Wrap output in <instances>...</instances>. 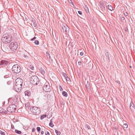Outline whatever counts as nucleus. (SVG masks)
Segmentation results:
<instances>
[{
	"label": "nucleus",
	"mask_w": 135,
	"mask_h": 135,
	"mask_svg": "<svg viewBox=\"0 0 135 135\" xmlns=\"http://www.w3.org/2000/svg\"><path fill=\"white\" fill-rule=\"evenodd\" d=\"M68 1L69 2L71 3V4H72V5L74 7V6H74V3H73L72 1L71 0H69Z\"/></svg>",
	"instance_id": "obj_35"
},
{
	"label": "nucleus",
	"mask_w": 135,
	"mask_h": 135,
	"mask_svg": "<svg viewBox=\"0 0 135 135\" xmlns=\"http://www.w3.org/2000/svg\"><path fill=\"white\" fill-rule=\"evenodd\" d=\"M23 56L25 58L28 59V57L27 55L23 54Z\"/></svg>",
	"instance_id": "obj_37"
},
{
	"label": "nucleus",
	"mask_w": 135,
	"mask_h": 135,
	"mask_svg": "<svg viewBox=\"0 0 135 135\" xmlns=\"http://www.w3.org/2000/svg\"><path fill=\"white\" fill-rule=\"evenodd\" d=\"M59 89L61 91H62L63 90V89L61 86H59Z\"/></svg>",
	"instance_id": "obj_38"
},
{
	"label": "nucleus",
	"mask_w": 135,
	"mask_h": 135,
	"mask_svg": "<svg viewBox=\"0 0 135 135\" xmlns=\"http://www.w3.org/2000/svg\"><path fill=\"white\" fill-rule=\"evenodd\" d=\"M53 122V119H51L50 121V122L49 124V126L51 127H54V125L52 123Z\"/></svg>",
	"instance_id": "obj_18"
},
{
	"label": "nucleus",
	"mask_w": 135,
	"mask_h": 135,
	"mask_svg": "<svg viewBox=\"0 0 135 135\" xmlns=\"http://www.w3.org/2000/svg\"><path fill=\"white\" fill-rule=\"evenodd\" d=\"M78 65H81V61H79L78 62Z\"/></svg>",
	"instance_id": "obj_45"
},
{
	"label": "nucleus",
	"mask_w": 135,
	"mask_h": 135,
	"mask_svg": "<svg viewBox=\"0 0 135 135\" xmlns=\"http://www.w3.org/2000/svg\"><path fill=\"white\" fill-rule=\"evenodd\" d=\"M105 55L108 59L109 60L110 54H109L108 52H105Z\"/></svg>",
	"instance_id": "obj_21"
},
{
	"label": "nucleus",
	"mask_w": 135,
	"mask_h": 135,
	"mask_svg": "<svg viewBox=\"0 0 135 135\" xmlns=\"http://www.w3.org/2000/svg\"><path fill=\"white\" fill-rule=\"evenodd\" d=\"M129 108L131 111L133 110L134 109V105L133 102H131L130 103Z\"/></svg>",
	"instance_id": "obj_13"
},
{
	"label": "nucleus",
	"mask_w": 135,
	"mask_h": 135,
	"mask_svg": "<svg viewBox=\"0 0 135 135\" xmlns=\"http://www.w3.org/2000/svg\"><path fill=\"white\" fill-rule=\"evenodd\" d=\"M120 19L122 20H124V17H121V18H120Z\"/></svg>",
	"instance_id": "obj_49"
},
{
	"label": "nucleus",
	"mask_w": 135,
	"mask_h": 135,
	"mask_svg": "<svg viewBox=\"0 0 135 135\" xmlns=\"http://www.w3.org/2000/svg\"><path fill=\"white\" fill-rule=\"evenodd\" d=\"M0 134H1V135H5V132L0 130Z\"/></svg>",
	"instance_id": "obj_30"
},
{
	"label": "nucleus",
	"mask_w": 135,
	"mask_h": 135,
	"mask_svg": "<svg viewBox=\"0 0 135 135\" xmlns=\"http://www.w3.org/2000/svg\"><path fill=\"white\" fill-rule=\"evenodd\" d=\"M78 13L80 15H81L82 14V12L80 11H78Z\"/></svg>",
	"instance_id": "obj_42"
},
{
	"label": "nucleus",
	"mask_w": 135,
	"mask_h": 135,
	"mask_svg": "<svg viewBox=\"0 0 135 135\" xmlns=\"http://www.w3.org/2000/svg\"><path fill=\"white\" fill-rule=\"evenodd\" d=\"M31 21L33 23V26L35 27H36L37 26V24L36 23V21L33 18H32Z\"/></svg>",
	"instance_id": "obj_16"
},
{
	"label": "nucleus",
	"mask_w": 135,
	"mask_h": 135,
	"mask_svg": "<svg viewBox=\"0 0 135 135\" xmlns=\"http://www.w3.org/2000/svg\"><path fill=\"white\" fill-rule=\"evenodd\" d=\"M130 67L131 68H132V66H130Z\"/></svg>",
	"instance_id": "obj_59"
},
{
	"label": "nucleus",
	"mask_w": 135,
	"mask_h": 135,
	"mask_svg": "<svg viewBox=\"0 0 135 135\" xmlns=\"http://www.w3.org/2000/svg\"><path fill=\"white\" fill-rule=\"evenodd\" d=\"M2 40L5 44L9 43L12 41V36L10 34H5L2 36Z\"/></svg>",
	"instance_id": "obj_2"
},
{
	"label": "nucleus",
	"mask_w": 135,
	"mask_h": 135,
	"mask_svg": "<svg viewBox=\"0 0 135 135\" xmlns=\"http://www.w3.org/2000/svg\"><path fill=\"white\" fill-rule=\"evenodd\" d=\"M11 128L12 129H14V125L12 124H11Z\"/></svg>",
	"instance_id": "obj_40"
},
{
	"label": "nucleus",
	"mask_w": 135,
	"mask_h": 135,
	"mask_svg": "<svg viewBox=\"0 0 135 135\" xmlns=\"http://www.w3.org/2000/svg\"><path fill=\"white\" fill-rule=\"evenodd\" d=\"M125 31L126 32H127L128 31V28L127 27H126L125 28Z\"/></svg>",
	"instance_id": "obj_50"
},
{
	"label": "nucleus",
	"mask_w": 135,
	"mask_h": 135,
	"mask_svg": "<svg viewBox=\"0 0 135 135\" xmlns=\"http://www.w3.org/2000/svg\"><path fill=\"white\" fill-rule=\"evenodd\" d=\"M46 115L45 114H43L41 115V116L40 119L42 120L44 118L46 117Z\"/></svg>",
	"instance_id": "obj_27"
},
{
	"label": "nucleus",
	"mask_w": 135,
	"mask_h": 135,
	"mask_svg": "<svg viewBox=\"0 0 135 135\" xmlns=\"http://www.w3.org/2000/svg\"><path fill=\"white\" fill-rule=\"evenodd\" d=\"M50 59H51V63H52V59H51V58H50Z\"/></svg>",
	"instance_id": "obj_57"
},
{
	"label": "nucleus",
	"mask_w": 135,
	"mask_h": 135,
	"mask_svg": "<svg viewBox=\"0 0 135 135\" xmlns=\"http://www.w3.org/2000/svg\"><path fill=\"white\" fill-rule=\"evenodd\" d=\"M38 68L41 73L42 74L45 73V71L44 70L45 68L42 65L39 66L38 67Z\"/></svg>",
	"instance_id": "obj_12"
},
{
	"label": "nucleus",
	"mask_w": 135,
	"mask_h": 135,
	"mask_svg": "<svg viewBox=\"0 0 135 135\" xmlns=\"http://www.w3.org/2000/svg\"><path fill=\"white\" fill-rule=\"evenodd\" d=\"M32 70H34V68L33 66L32 65H30L29 67Z\"/></svg>",
	"instance_id": "obj_33"
},
{
	"label": "nucleus",
	"mask_w": 135,
	"mask_h": 135,
	"mask_svg": "<svg viewBox=\"0 0 135 135\" xmlns=\"http://www.w3.org/2000/svg\"><path fill=\"white\" fill-rule=\"evenodd\" d=\"M43 127L44 128V129L45 128V127Z\"/></svg>",
	"instance_id": "obj_61"
},
{
	"label": "nucleus",
	"mask_w": 135,
	"mask_h": 135,
	"mask_svg": "<svg viewBox=\"0 0 135 135\" xmlns=\"http://www.w3.org/2000/svg\"><path fill=\"white\" fill-rule=\"evenodd\" d=\"M84 8L86 12H89V11L88 8L86 5H85Z\"/></svg>",
	"instance_id": "obj_22"
},
{
	"label": "nucleus",
	"mask_w": 135,
	"mask_h": 135,
	"mask_svg": "<svg viewBox=\"0 0 135 135\" xmlns=\"http://www.w3.org/2000/svg\"><path fill=\"white\" fill-rule=\"evenodd\" d=\"M30 80L31 83L34 85H37L40 81L39 78L36 75L32 76L30 77Z\"/></svg>",
	"instance_id": "obj_4"
},
{
	"label": "nucleus",
	"mask_w": 135,
	"mask_h": 135,
	"mask_svg": "<svg viewBox=\"0 0 135 135\" xmlns=\"http://www.w3.org/2000/svg\"><path fill=\"white\" fill-rule=\"evenodd\" d=\"M35 40L33 38H32L31 39V41H33V40Z\"/></svg>",
	"instance_id": "obj_54"
},
{
	"label": "nucleus",
	"mask_w": 135,
	"mask_h": 135,
	"mask_svg": "<svg viewBox=\"0 0 135 135\" xmlns=\"http://www.w3.org/2000/svg\"><path fill=\"white\" fill-rule=\"evenodd\" d=\"M16 109V105L12 104L11 105L7 108L8 112H14Z\"/></svg>",
	"instance_id": "obj_8"
},
{
	"label": "nucleus",
	"mask_w": 135,
	"mask_h": 135,
	"mask_svg": "<svg viewBox=\"0 0 135 135\" xmlns=\"http://www.w3.org/2000/svg\"><path fill=\"white\" fill-rule=\"evenodd\" d=\"M44 133V131H42L41 132V134H43Z\"/></svg>",
	"instance_id": "obj_52"
},
{
	"label": "nucleus",
	"mask_w": 135,
	"mask_h": 135,
	"mask_svg": "<svg viewBox=\"0 0 135 135\" xmlns=\"http://www.w3.org/2000/svg\"><path fill=\"white\" fill-rule=\"evenodd\" d=\"M108 9L110 11H112L113 10V8L111 5H108L107 6Z\"/></svg>",
	"instance_id": "obj_20"
},
{
	"label": "nucleus",
	"mask_w": 135,
	"mask_h": 135,
	"mask_svg": "<svg viewBox=\"0 0 135 135\" xmlns=\"http://www.w3.org/2000/svg\"><path fill=\"white\" fill-rule=\"evenodd\" d=\"M64 103H62V104H61V105H64Z\"/></svg>",
	"instance_id": "obj_55"
},
{
	"label": "nucleus",
	"mask_w": 135,
	"mask_h": 135,
	"mask_svg": "<svg viewBox=\"0 0 135 135\" xmlns=\"http://www.w3.org/2000/svg\"><path fill=\"white\" fill-rule=\"evenodd\" d=\"M0 113H1L2 114H5L7 113V111L4 110V109H3L1 107H0Z\"/></svg>",
	"instance_id": "obj_14"
},
{
	"label": "nucleus",
	"mask_w": 135,
	"mask_h": 135,
	"mask_svg": "<svg viewBox=\"0 0 135 135\" xmlns=\"http://www.w3.org/2000/svg\"><path fill=\"white\" fill-rule=\"evenodd\" d=\"M55 131L57 135H60L61 134V132L59 131L56 129Z\"/></svg>",
	"instance_id": "obj_26"
},
{
	"label": "nucleus",
	"mask_w": 135,
	"mask_h": 135,
	"mask_svg": "<svg viewBox=\"0 0 135 135\" xmlns=\"http://www.w3.org/2000/svg\"><path fill=\"white\" fill-rule=\"evenodd\" d=\"M35 130L36 129L35 128H33L32 129V132H35Z\"/></svg>",
	"instance_id": "obj_44"
},
{
	"label": "nucleus",
	"mask_w": 135,
	"mask_h": 135,
	"mask_svg": "<svg viewBox=\"0 0 135 135\" xmlns=\"http://www.w3.org/2000/svg\"><path fill=\"white\" fill-rule=\"evenodd\" d=\"M41 128L39 127H37V132L38 133L40 132V131L41 130Z\"/></svg>",
	"instance_id": "obj_32"
},
{
	"label": "nucleus",
	"mask_w": 135,
	"mask_h": 135,
	"mask_svg": "<svg viewBox=\"0 0 135 135\" xmlns=\"http://www.w3.org/2000/svg\"><path fill=\"white\" fill-rule=\"evenodd\" d=\"M100 6H101L100 7L102 9V10H105V8L104 5V3L102 2L100 3Z\"/></svg>",
	"instance_id": "obj_17"
},
{
	"label": "nucleus",
	"mask_w": 135,
	"mask_h": 135,
	"mask_svg": "<svg viewBox=\"0 0 135 135\" xmlns=\"http://www.w3.org/2000/svg\"><path fill=\"white\" fill-rule=\"evenodd\" d=\"M15 81L16 84L14 86L17 92L19 91L22 86L23 80L21 78H18Z\"/></svg>",
	"instance_id": "obj_1"
},
{
	"label": "nucleus",
	"mask_w": 135,
	"mask_h": 135,
	"mask_svg": "<svg viewBox=\"0 0 135 135\" xmlns=\"http://www.w3.org/2000/svg\"><path fill=\"white\" fill-rule=\"evenodd\" d=\"M12 70L13 71L16 73H18L21 70L20 66L18 65H15L12 67Z\"/></svg>",
	"instance_id": "obj_6"
},
{
	"label": "nucleus",
	"mask_w": 135,
	"mask_h": 135,
	"mask_svg": "<svg viewBox=\"0 0 135 135\" xmlns=\"http://www.w3.org/2000/svg\"><path fill=\"white\" fill-rule=\"evenodd\" d=\"M65 79L67 81H70V79L67 76H66V78Z\"/></svg>",
	"instance_id": "obj_36"
},
{
	"label": "nucleus",
	"mask_w": 135,
	"mask_h": 135,
	"mask_svg": "<svg viewBox=\"0 0 135 135\" xmlns=\"http://www.w3.org/2000/svg\"><path fill=\"white\" fill-rule=\"evenodd\" d=\"M114 129H115L116 130H117L118 129V128L117 127L115 126L114 127Z\"/></svg>",
	"instance_id": "obj_51"
},
{
	"label": "nucleus",
	"mask_w": 135,
	"mask_h": 135,
	"mask_svg": "<svg viewBox=\"0 0 135 135\" xmlns=\"http://www.w3.org/2000/svg\"><path fill=\"white\" fill-rule=\"evenodd\" d=\"M46 135H49L50 133L48 131H47L45 133Z\"/></svg>",
	"instance_id": "obj_41"
},
{
	"label": "nucleus",
	"mask_w": 135,
	"mask_h": 135,
	"mask_svg": "<svg viewBox=\"0 0 135 135\" xmlns=\"http://www.w3.org/2000/svg\"><path fill=\"white\" fill-rule=\"evenodd\" d=\"M33 38L34 39H36V37H33Z\"/></svg>",
	"instance_id": "obj_56"
},
{
	"label": "nucleus",
	"mask_w": 135,
	"mask_h": 135,
	"mask_svg": "<svg viewBox=\"0 0 135 135\" xmlns=\"http://www.w3.org/2000/svg\"><path fill=\"white\" fill-rule=\"evenodd\" d=\"M43 129H44V128H43ZM44 130H45L44 129Z\"/></svg>",
	"instance_id": "obj_62"
},
{
	"label": "nucleus",
	"mask_w": 135,
	"mask_h": 135,
	"mask_svg": "<svg viewBox=\"0 0 135 135\" xmlns=\"http://www.w3.org/2000/svg\"><path fill=\"white\" fill-rule=\"evenodd\" d=\"M21 135H26V134H24L23 135L22 134Z\"/></svg>",
	"instance_id": "obj_58"
},
{
	"label": "nucleus",
	"mask_w": 135,
	"mask_h": 135,
	"mask_svg": "<svg viewBox=\"0 0 135 135\" xmlns=\"http://www.w3.org/2000/svg\"><path fill=\"white\" fill-rule=\"evenodd\" d=\"M62 95L65 97H67L68 96V93L66 92L65 91H62Z\"/></svg>",
	"instance_id": "obj_23"
},
{
	"label": "nucleus",
	"mask_w": 135,
	"mask_h": 135,
	"mask_svg": "<svg viewBox=\"0 0 135 135\" xmlns=\"http://www.w3.org/2000/svg\"><path fill=\"white\" fill-rule=\"evenodd\" d=\"M128 124L127 123H125L123 125V127L124 128H127L128 127Z\"/></svg>",
	"instance_id": "obj_28"
},
{
	"label": "nucleus",
	"mask_w": 135,
	"mask_h": 135,
	"mask_svg": "<svg viewBox=\"0 0 135 135\" xmlns=\"http://www.w3.org/2000/svg\"><path fill=\"white\" fill-rule=\"evenodd\" d=\"M15 132L16 133L18 134H21L22 133V132L21 131L16 129L15 130Z\"/></svg>",
	"instance_id": "obj_25"
},
{
	"label": "nucleus",
	"mask_w": 135,
	"mask_h": 135,
	"mask_svg": "<svg viewBox=\"0 0 135 135\" xmlns=\"http://www.w3.org/2000/svg\"><path fill=\"white\" fill-rule=\"evenodd\" d=\"M116 82H117V83L118 84H120V82L119 81H116Z\"/></svg>",
	"instance_id": "obj_53"
},
{
	"label": "nucleus",
	"mask_w": 135,
	"mask_h": 135,
	"mask_svg": "<svg viewBox=\"0 0 135 135\" xmlns=\"http://www.w3.org/2000/svg\"><path fill=\"white\" fill-rule=\"evenodd\" d=\"M25 18L26 21H27L28 20V18L27 16H25Z\"/></svg>",
	"instance_id": "obj_39"
},
{
	"label": "nucleus",
	"mask_w": 135,
	"mask_h": 135,
	"mask_svg": "<svg viewBox=\"0 0 135 135\" xmlns=\"http://www.w3.org/2000/svg\"><path fill=\"white\" fill-rule=\"evenodd\" d=\"M1 72L4 75V78H8L11 76V72L7 68H2L1 70Z\"/></svg>",
	"instance_id": "obj_3"
},
{
	"label": "nucleus",
	"mask_w": 135,
	"mask_h": 135,
	"mask_svg": "<svg viewBox=\"0 0 135 135\" xmlns=\"http://www.w3.org/2000/svg\"><path fill=\"white\" fill-rule=\"evenodd\" d=\"M87 128H88V129H90V127L89 126L87 125Z\"/></svg>",
	"instance_id": "obj_47"
},
{
	"label": "nucleus",
	"mask_w": 135,
	"mask_h": 135,
	"mask_svg": "<svg viewBox=\"0 0 135 135\" xmlns=\"http://www.w3.org/2000/svg\"><path fill=\"white\" fill-rule=\"evenodd\" d=\"M86 87L87 91L89 90L90 89V85L89 84H87L86 85Z\"/></svg>",
	"instance_id": "obj_19"
},
{
	"label": "nucleus",
	"mask_w": 135,
	"mask_h": 135,
	"mask_svg": "<svg viewBox=\"0 0 135 135\" xmlns=\"http://www.w3.org/2000/svg\"><path fill=\"white\" fill-rule=\"evenodd\" d=\"M25 95L26 96L27 95L28 96H30L31 94V93L30 91L26 90L25 92Z\"/></svg>",
	"instance_id": "obj_15"
},
{
	"label": "nucleus",
	"mask_w": 135,
	"mask_h": 135,
	"mask_svg": "<svg viewBox=\"0 0 135 135\" xmlns=\"http://www.w3.org/2000/svg\"><path fill=\"white\" fill-rule=\"evenodd\" d=\"M69 28L66 25H65L62 26V30H61V32L62 31L65 34H68L69 32Z\"/></svg>",
	"instance_id": "obj_11"
},
{
	"label": "nucleus",
	"mask_w": 135,
	"mask_h": 135,
	"mask_svg": "<svg viewBox=\"0 0 135 135\" xmlns=\"http://www.w3.org/2000/svg\"><path fill=\"white\" fill-rule=\"evenodd\" d=\"M47 57L48 59L49 58L50 59V56L49 53H47V52H46Z\"/></svg>",
	"instance_id": "obj_29"
},
{
	"label": "nucleus",
	"mask_w": 135,
	"mask_h": 135,
	"mask_svg": "<svg viewBox=\"0 0 135 135\" xmlns=\"http://www.w3.org/2000/svg\"><path fill=\"white\" fill-rule=\"evenodd\" d=\"M25 107L26 108L28 109H29L30 107V104L28 102L26 103L25 105Z\"/></svg>",
	"instance_id": "obj_24"
},
{
	"label": "nucleus",
	"mask_w": 135,
	"mask_h": 135,
	"mask_svg": "<svg viewBox=\"0 0 135 135\" xmlns=\"http://www.w3.org/2000/svg\"><path fill=\"white\" fill-rule=\"evenodd\" d=\"M80 55L81 56H83L84 55V52H81L80 53Z\"/></svg>",
	"instance_id": "obj_46"
},
{
	"label": "nucleus",
	"mask_w": 135,
	"mask_h": 135,
	"mask_svg": "<svg viewBox=\"0 0 135 135\" xmlns=\"http://www.w3.org/2000/svg\"><path fill=\"white\" fill-rule=\"evenodd\" d=\"M17 98H15L14 99V100L13 101L14 102H16L17 101Z\"/></svg>",
	"instance_id": "obj_43"
},
{
	"label": "nucleus",
	"mask_w": 135,
	"mask_h": 135,
	"mask_svg": "<svg viewBox=\"0 0 135 135\" xmlns=\"http://www.w3.org/2000/svg\"><path fill=\"white\" fill-rule=\"evenodd\" d=\"M124 15L125 16H127L128 15V13H124Z\"/></svg>",
	"instance_id": "obj_48"
},
{
	"label": "nucleus",
	"mask_w": 135,
	"mask_h": 135,
	"mask_svg": "<svg viewBox=\"0 0 135 135\" xmlns=\"http://www.w3.org/2000/svg\"><path fill=\"white\" fill-rule=\"evenodd\" d=\"M9 47L10 49L14 51L16 50L18 47L17 42H11L9 45Z\"/></svg>",
	"instance_id": "obj_7"
},
{
	"label": "nucleus",
	"mask_w": 135,
	"mask_h": 135,
	"mask_svg": "<svg viewBox=\"0 0 135 135\" xmlns=\"http://www.w3.org/2000/svg\"><path fill=\"white\" fill-rule=\"evenodd\" d=\"M35 44L37 45H38L39 44V42L37 40H35L34 42Z\"/></svg>",
	"instance_id": "obj_31"
},
{
	"label": "nucleus",
	"mask_w": 135,
	"mask_h": 135,
	"mask_svg": "<svg viewBox=\"0 0 135 135\" xmlns=\"http://www.w3.org/2000/svg\"><path fill=\"white\" fill-rule=\"evenodd\" d=\"M43 90L46 92H49L51 90L50 84L48 83H46L43 87Z\"/></svg>",
	"instance_id": "obj_9"
},
{
	"label": "nucleus",
	"mask_w": 135,
	"mask_h": 135,
	"mask_svg": "<svg viewBox=\"0 0 135 135\" xmlns=\"http://www.w3.org/2000/svg\"><path fill=\"white\" fill-rule=\"evenodd\" d=\"M9 64V62L7 60H2L0 62V66H2V68L3 67L6 68L7 66Z\"/></svg>",
	"instance_id": "obj_10"
},
{
	"label": "nucleus",
	"mask_w": 135,
	"mask_h": 135,
	"mask_svg": "<svg viewBox=\"0 0 135 135\" xmlns=\"http://www.w3.org/2000/svg\"><path fill=\"white\" fill-rule=\"evenodd\" d=\"M106 3L107 4H108V3H107V2H106Z\"/></svg>",
	"instance_id": "obj_60"
},
{
	"label": "nucleus",
	"mask_w": 135,
	"mask_h": 135,
	"mask_svg": "<svg viewBox=\"0 0 135 135\" xmlns=\"http://www.w3.org/2000/svg\"><path fill=\"white\" fill-rule=\"evenodd\" d=\"M30 109L31 112L35 115H38L41 112L40 108L35 106L31 107Z\"/></svg>",
	"instance_id": "obj_5"
},
{
	"label": "nucleus",
	"mask_w": 135,
	"mask_h": 135,
	"mask_svg": "<svg viewBox=\"0 0 135 135\" xmlns=\"http://www.w3.org/2000/svg\"><path fill=\"white\" fill-rule=\"evenodd\" d=\"M62 75L63 76L64 78H66V76H67L66 73H63L62 74Z\"/></svg>",
	"instance_id": "obj_34"
}]
</instances>
